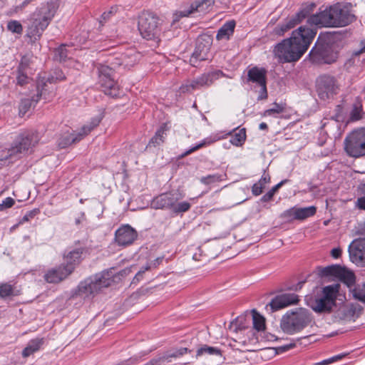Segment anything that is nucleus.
Listing matches in <instances>:
<instances>
[{"label":"nucleus","instance_id":"8fccbe9b","mask_svg":"<svg viewBox=\"0 0 365 365\" xmlns=\"http://www.w3.org/2000/svg\"><path fill=\"white\" fill-rule=\"evenodd\" d=\"M191 205L188 202H181L175 204L173 207V211L175 213L185 212L190 210Z\"/></svg>","mask_w":365,"mask_h":365},{"label":"nucleus","instance_id":"0e129e2a","mask_svg":"<svg viewBox=\"0 0 365 365\" xmlns=\"http://www.w3.org/2000/svg\"><path fill=\"white\" fill-rule=\"evenodd\" d=\"M114 9H115L114 8H112L111 10H110L109 11L104 12L101 16V20L100 23H102L103 21H106L109 18L110 15L113 13Z\"/></svg>","mask_w":365,"mask_h":365},{"label":"nucleus","instance_id":"39448f33","mask_svg":"<svg viewBox=\"0 0 365 365\" xmlns=\"http://www.w3.org/2000/svg\"><path fill=\"white\" fill-rule=\"evenodd\" d=\"M38 142V137L36 133H28L18 137L14 145L8 150H2L0 160H7L22 153H27Z\"/></svg>","mask_w":365,"mask_h":365},{"label":"nucleus","instance_id":"bb28decb","mask_svg":"<svg viewBox=\"0 0 365 365\" xmlns=\"http://www.w3.org/2000/svg\"><path fill=\"white\" fill-rule=\"evenodd\" d=\"M224 74L221 71H213L203 73L195 80L197 88L202 87H208L211 86L216 80L219 79Z\"/></svg>","mask_w":365,"mask_h":365},{"label":"nucleus","instance_id":"473e14b6","mask_svg":"<svg viewBox=\"0 0 365 365\" xmlns=\"http://www.w3.org/2000/svg\"><path fill=\"white\" fill-rule=\"evenodd\" d=\"M43 344V339L36 338L31 340L23 350L22 356L25 358L29 356L34 352L38 351Z\"/></svg>","mask_w":365,"mask_h":365},{"label":"nucleus","instance_id":"49530a36","mask_svg":"<svg viewBox=\"0 0 365 365\" xmlns=\"http://www.w3.org/2000/svg\"><path fill=\"white\" fill-rule=\"evenodd\" d=\"M362 117V104L357 102L354 104L353 109L351 112L350 118L351 120H358Z\"/></svg>","mask_w":365,"mask_h":365},{"label":"nucleus","instance_id":"de8ad7c7","mask_svg":"<svg viewBox=\"0 0 365 365\" xmlns=\"http://www.w3.org/2000/svg\"><path fill=\"white\" fill-rule=\"evenodd\" d=\"M7 29L14 34H21L23 27L21 23L16 20L9 21L7 24Z\"/></svg>","mask_w":365,"mask_h":365},{"label":"nucleus","instance_id":"393cba45","mask_svg":"<svg viewBox=\"0 0 365 365\" xmlns=\"http://www.w3.org/2000/svg\"><path fill=\"white\" fill-rule=\"evenodd\" d=\"M298 296L294 293H285L275 297L269 303L272 311H277L298 302Z\"/></svg>","mask_w":365,"mask_h":365},{"label":"nucleus","instance_id":"1a4fd4ad","mask_svg":"<svg viewBox=\"0 0 365 365\" xmlns=\"http://www.w3.org/2000/svg\"><path fill=\"white\" fill-rule=\"evenodd\" d=\"M311 60L317 63H332L337 59V53L332 44L322 39H318L309 52Z\"/></svg>","mask_w":365,"mask_h":365},{"label":"nucleus","instance_id":"9d476101","mask_svg":"<svg viewBox=\"0 0 365 365\" xmlns=\"http://www.w3.org/2000/svg\"><path fill=\"white\" fill-rule=\"evenodd\" d=\"M98 81L106 95L118 97L120 95L119 87L113 78L114 68L104 64L97 66Z\"/></svg>","mask_w":365,"mask_h":365},{"label":"nucleus","instance_id":"6ab92c4d","mask_svg":"<svg viewBox=\"0 0 365 365\" xmlns=\"http://www.w3.org/2000/svg\"><path fill=\"white\" fill-rule=\"evenodd\" d=\"M214 0H199L196 1L190 5V7L187 10L176 11L173 14V23H175L180 20L182 17H186L189 15L195 13L205 14L207 12L210 8L213 5Z\"/></svg>","mask_w":365,"mask_h":365},{"label":"nucleus","instance_id":"58836bf2","mask_svg":"<svg viewBox=\"0 0 365 365\" xmlns=\"http://www.w3.org/2000/svg\"><path fill=\"white\" fill-rule=\"evenodd\" d=\"M350 292L354 299L365 304V283L350 289Z\"/></svg>","mask_w":365,"mask_h":365},{"label":"nucleus","instance_id":"dca6fc26","mask_svg":"<svg viewBox=\"0 0 365 365\" xmlns=\"http://www.w3.org/2000/svg\"><path fill=\"white\" fill-rule=\"evenodd\" d=\"M212 44V38L209 36H200L196 41V46L190 58V63L195 66L197 61L208 58V54Z\"/></svg>","mask_w":365,"mask_h":365},{"label":"nucleus","instance_id":"6e6552de","mask_svg":"<svg viewBox=\"0 0 365 365\" xmlns=\"http://www.w3.org/2000/svg\"><path fill=\"white\" fill-rule=\"evenodd\" d=\"M338 291L337 285L324 287L322 296L313 302L312 309L317 313H329L336 305Z\"/></svg>","mask_w":365,"mask_h":365},{"label":"nucleus","instance_id":"9b49d317","mask_svg":"<svg viewBox=\"0 0 365 365\" xmlns=\"http://www.w3.org/2000/svg\"><path fill=\"white\" fill-rule=\"evenodd\" d=\"M344 148L346 153L353 158L365 155V128H361L351 133L344 140Z\"/></svg>","mask_w":365,"mask_h":365},{"label":"nucleus","instance_id":"7ed1b4c3","mask_svg":"<svg viewBox=\"0 0 365 365\" xmlns=\"http://www.w3.org/2000/svg\"><path fill=\"white\" fill-rule=\"evenodd\" d=\"M313 323V317L310 312L304 308H297L288 311L283 315L280 327L287 334H294Z\"/></svg>","mask_w":365,"mask_h":365},{"label":"nucleus","instance_id":"0eeeda50","mask_svg":"<svg viewBox=\"0 0 365 365\" xmlns=\"http://www.w3.org/2000/svg\"><path fill=\"white\" fill-rule=\"evenodd\" d=\"M54 16V12L49 9H43L33 14L28 27V36L36 40L46 29Z\"/></svg>","mask_w":365,"mask_h":365},{"label":"nucleus","instance_id":"72a5a7b5","mask_svg":"<svg viewBox=\"0 0 365 365\" xmlns=\"http://www.w3.org/2000/svg\"><path fill=\"white\" fill-rule=\"evenodd\" d=\"M167 126L165 124L163 125L155 133V135L151 138L148 145L158 146L164 142L166 136Z\"/></svg>","mask_w":365,"mask_h":365},{"label":"nucleus","instance_id":"f257e3e1","mask_svg":"<svg viewBox=\"0 0 365 365\" xmlns=\"http://www.w3.org/2000/svg\"><path fill=\"white\" fill-rule=\"evenodd\" d=\"M316 34V29L307 26H299L292 31L290 38L284 39L275 46V57L281 63L297 61L307 51Z\"/></svg>","mask_w":365,"mask_h":365},{"label":"nucleus","instance_id":"6e6d98bb","mask_svg":"<svg viewBox=\"0 0 365 365\" xmlns=\"http://www.w3.org/2000/svg\"><path fill=\"white\" fill-rule=\"evenodd\" d=\"M166 361H168V356H159L151 359L145 365H166Z\"/></svg>","mask_w":365,"mask_h":365},{"label":"nucleus","instance_id":"423d86ee","mask_svg":"<svg viewBox=\"0 0 365 365\" xmlns=\"http://www.w3.org/2000/svg\"><path fill=\"white\" fill-rule=\"evenodd\" d=\"M138 30L143 38L158 40L161 31L158 18L150 12H143L138 18Z\"/></svg>","mask_w":365,"mask_h":365},{"label":"nucleus","instance_id":"5fc2aeb1","mask_svg":"<svg viewBox=\"0 0 365 365\" xmlns=\"http://www.w3.org/2000/svg\"><path fill=\"white\" fill-rule=\"evenodd\" d=\"M297 208H291V209H289L287 210H285L282 214V217L287 220H291L292 219H296L297 220Z\"/></svg>","mask_w":365,"mask_h":365},{"label":"nucleus","instance_id":"4d7b16f0","mask_svg":"<svg viewBox=\"0 0 365 365\" xmlns=\"http://www.w3.org/2000/svg\"><path fill=\"white\" fill-rule=\"evenodd\" d=\"M14 203H15V201L13 198L10 197H6L0 204V211H2L3 210H4L6 208L11 207L14 205Z\"/></svg>","mask_w":365,"mask_h":365},{"label":"nucleus","instance_id":"774afa93","mask_svg":"<svg viewBox=\"0 0 365 365\" xmlns=\"http://www.w3.org/2000/svg\"><path fill=\"white\" fill-rule=\"evenodd\" d=\"M304 284V282H300L299 284L300 285V288L302 287V285Z\"/></svg>","mask_w":365,"mask_h":365},{"label":"nucleus","instance_id":"37998d69","mask_svg":"<svg viewBox=\"0 0 365 365\" xmlns=\"http://www.w3.org/2000/svg\"><path fill=\"white\" fill-rule=\"evenodd\" d=\"M287 181V180H284L279 182L276 185H274L269 192H267L264 195L262 196V201L268 202L271 200L275 192Z\"/></svg>","mask_w":365,"mask_h":365},{"label":"nucleus","instance_id":"a19ab883","mask_svg":"<svg viewBox=\"0 0 365 365\" xmlns=\"http://www.w3.org/2000/svg\"><path fill=\"white\" fill-rule=\"evenodd\" d=\"M284 110V108L282 105L274 103L272 108L264 110L263 116H273L276 118L279 114L283 113Z\"/></svg>","mask_w":365,"mask_h":365},{"label":"nucleus","instance_id":"2eb2a0df","mask_svg":"<svg viewBox=\"0 0 365 365\" xmlns=\"http://www.w3.org/2000/svg\"><path fill=\"white\" fill-rule=\"evenodd\" d=\"M319 274L321 277H334L347 284L349 287L355 283L354 273L336 264L319 268Z\"/></svg>","mask_w":365,"mask_h":365},{"label":"nucleus","instance_id":"e433bc0d","mask_svg":"<svg viewBox=\"0 0 365 365\" xmlns=\"http://www.w3.org/2000/svg\"><path fill=\"white\" fill-rule=\"evenodd\" d=\"M253 327L257 331H262L265 328L264 318L255 310L252 311Z\"/></svg>","mask_w":365,"mask_h":365},{"label":"nucleus","instance_id":"a878e982","mask_svg":"<svg viewBox=\"0 0 365 365\" xmlns=\"http://www.w3.org/2000/svg\"><path fill=\"white\" fill-rule=\"evenodd\" d=\"M140 54L135 50H130L121 56L120 59H115L116 62H110L113 67L123 65L125 68H130L135 65L140 60Z\"/></svg>","mask_w":365,"mask_h":365},{"label":"nucleus","instance_id":"bf43d9fd","mask_svg":"<svg viewBox=\"0 0 365 365\" xmlns=\"http://www.w3.org/2000/svg\"><path fill=\"white\" fill-rule=\"evenodd\" d=\"M36 210H31V211H29L23 217L22 219L20 220L19 223L22 224L25 222H28L30 219L33 218L36 214Z\"/></svg>","mask_w":365,"mask_h":365},{"label":"nucleus","instance_id":"412c9836","mask_svg":"<svg viewBox=\"0 0 365 365\" xmlns=\"http://www.w3.org/2000/svg\"><path fill=\"white\" fill-rule=\"evenodd\" d=\"M351 260L361 266H365V238L354 240L349 246Z\"/></svg>","mask_w":365,"mask_h":365},{"label":"nucleus","instance_id":"aec40b11","mask_svg":"<svg viewBox=\"0 0 365 365\" xmlns=\"http://www.w3.org/2000/svg\"><path fill=\"white\" fill-rule=\"evenodd\" d=\"M362 312V307L358 304H346L341 306L335 313V318L339 320L355 321Z\"/></svg>","mask_w":365,"mask_h":365},{"label":"nucleus","instance_id":"a18cd8bd","mask_svg":"<svg viewBox=\"0 0 365 365\" xmlns=\"http://www.w3.org/2000/svg\"><path fill=\"white\" fill-rule=\"evenodd\" d=\"M222 175L218 174H214V175H209L207 176L202 177L200 179V181L201 183L208 185H212L213 183H215L217 182L222 181Z\"/></svg>","mask_w":365,"mask_h":365},{"label":"nucleus","instance_id":"4be33fe9","mask_svg":"<svg viewBox=\"0 0 365 365\" xmlns=\"http://www.w3.org/2000/svg\"><path fill=\"white\" fill-rule=\"evenodd\" d=\"M31 57L24 56L21 58L16 71V83L19 86H24L29 82L30 75L33 73V69L31 66Z\"/></svg>","mask_w":365,"mask_h":365},{"label":"nucleus","instance_id":"7c9ffc66","mask_svg":"<svg viewBox=\"0 0 365 365\" xmlns=\"http://www.w3.org/2000/svg\"><path fill=\"white\" fill-rule=\"evenodd\" d=\"M83 251V248H76L70 251L65 257L66 263L63 265L65 267L71 266L73 271L76 266L80 264Z\"/></svg>","mask_w":365,"mask_h":365},{"label":"nucleus","instance_id":"a211bd4d","mask_svg":"<svg viewBox=\"0 0 365 365\" xmlns=\"http://www.w3.org/2000/svg\"><path fill=\"white\" fill-rule=\"evenodd\" d=\"M45 86H47L46 83L41 81L37 83V94L33 96L31 98H23L19 105V113L21 115H24L31 107H34L35 105L38 102L41 96L44 99L48 100L50 97L46 93V89Z\"/></svg>","mask_w":365,"mask_h":365},{"label":"nucleus","instance_id":"864d4df0","mask_svg":"<svg viewBox=\"0 0 365 365\" xmlns=\"http://www.w3.org/2000/svg\"><path fill=\"white\" fill-rule=\"evenodd\" d=\"M290 29L289 28V26H287L286 22L284 21V23L279 24L277 26L274 28V33L278 36H283L286 32H287Z\"/></svg>","mask_w":365,"mask_h":365},{"label":"nucleus","instance_id":"c85d7f7f","mask_svg":"<svg viewBox=\"0 0 365 365\" xmlns=\"http://www.w3.org/2000/svg\"><path fill=\"white\" fill-rule=\"evenodd\" d=\"M196 356H204L207 359L212 358L217 361H221L222 358V351L220 349L207 344L203 345L197 350Z\"/></svg>","mask_w":365,"mask_h":365},{"label":"nucleus","instance_id":"c9c22d12","mask_svg":"<svg viewBox=\"0 0 365 365\" xmlns=\"http://www.w3.org/2000/svg\"><path fill=\"white\" fill-rule=\"evenodd\" d=\"M317 209L314 206L297 208V220H304L315 215Z\"/></svg>","mask_w":365,"mask_h":365},{"label":"nucleus","instance_id":"f8f14e48","mask_svg":"<svg viewBox=\"0 0 365 365\" xmlns=\"http://www.w3.org/2000/svg\"><path fill=\"white\" fill-rule=\"evenodd\" d=\"M102 120L101 115H98L91 119V122L84 125L78 133H64L58 139V145L61 148H66L73 143H76L86 136L94 128L98 125Z\"/></svg>","mask_w":365,"mask_h":365},{"label":"nucleus","instance_id":"69168bd1","mask_svg":"<svg viewBox=\"0 0 365 365\" xmlns=\"http://www.w3.org/2000/svg\"><path fill=\"white\" fill-rule=\"evenodd\" d=\"M361 48L355 53L356 56H358L359 53H362L363 51H365V40L361 41Z\"/></svg>","mask_w":365,"mask_h":365},{"label":"nucleus","instance_id":"5701e85b","mask_svg":"<svg viewBox=\"0 0 365 365\" xmlns=\"http://www.w3.org/2000/svg\"><path fill=\"white\" fill-rule=\"evenodd\" d=\"M73 272L71 266L61 264L56 268L48 269L44 274V279L48 283L57 284L66 279Z\"/></svg>","mask_w":365,"mask_h":365},{"label":"nucleus","instance_id":"052dcab7","mask_svg":"<svg viewBox=\"0 0 365 365\" xmlns=\"http://www.w3.org/2000/svg\"><path fill=\"white\" fill-rule=\"evenodd\" d=\"M355 205L359 210H365V196L359 197L356 201Z\"/></svg>","mask_w":365,"mask_h":365},{"label":"nucleus","instance_id":"f03ea898","mask_svg":"<svg viewBox=\"0 0 365 365\" xmlns=\"http://www.w3.org/2000/svg\"><path fill=\"white\" fill-rule=\"evenodd\" d=\"M351 8V4H336L309 16L307 24L318 27L346 26L356 19Z\"/></svg>","mask_w":365,"mask_h":365},{"label":"nucleus","instance_id":"f3484780","mask_svg":"<svg viewBox=\"0 0 365 365\" xmlns=\"http://www.w3.org/2000/svg\"><path fill=\"white\" fill-rule=\"evenodd\" d=\"M182 198L180 194L170 192L162 193L153 199L150 207L153 209H173V205Z\"/></svg>","mask_w":365,"mask_h":365},{"label":"nucleus","instance_id":"09e8293b","mask_svg":"<svg viewBox=\"0 0 365 365\" xmlns=\"http://www.w3.org/2000/svg\"><path fill=\"white\" fill-rule=\"evenodd\" d=\"M213 142H214V140H212L211 138H205L201 143H198L195 146L191 148L190 149H189L188 150L185 152V153L182 155V156L188 155L191 154L192 153L196 151L197 150H198L207 145H210Z\"/></svg>","mask_w":365,"mask_h":365},{"label":"nucleus","instance_id":"ddd939ff","mask_svg":"<svg viewBox=\"0 0 365 365\" xmlns=\"http://www.w3.org/2000/svg\"><path fill=\"white\" fill-rule=\"evenodd\" d=\"M316 88L319 98L326 101L337 93L339 84L334 76L322 75L317 79Z\"/></svg>","mask_w":365,"mask_h":365},{"label":"nucleus","instance_id":"b1692460","mask_svg":"<svg viewBox=\"0 0 365 365\" xmlns=\"http://www.w3.org/2000/svg\"><path fill=\"white\" fill-rule=\"evenodd\" d=\"M137 232L128 225H123L115 233V239L120 246L132 244L137 238Z\"/></svg>","mask_w":365,"mask_h":365},{"label":"nucleus","instance_id":"680f3d73","mask_svg":"<svg viewBox=\"0 0 365 365\" xmlns=\"http://www.w3.org/2000/svg\"><path fill=\"white\" fill-rule=\"evenodd\" d=\"M295 346H296L295 343H290V344L278 347V350L281 352H284V351H288V350L295 347Z\"/></svg>","mask_w":365,"mask_h":365},{"label":"nucleus","instance_id":"79ce46f5","mask_svg":"<svg viewBox=\"0 0 365 365\" xmlns=\"http://www.w3.org/2000/svg\"><path fill=\"white\" fill-rule=\"evenodd\" d=\"M71 51L68 50L65 45L61 46L55 52V58L59 61H65L70 58Z\"/></svg>","mask_w":365,"mask_h":365},{"label":"nucleus","instance_id":"f704fd0d","mask_svg":"<svg viewBox=\"0 0 365 365\" xmlns=\"http://www.w3.org/2000/svg\"><path fill=\"white\" fill-rule=\"evenodd\" d=\"M270 181V177L268 174H264L259 180L255 183L252 188V194L255 196L259 195L264 188L266 184Z\"/></svg>","mask_w":365,"mask_h":365},{"label":"nucleus","instance_id":"c756f323","mask_svg":"<svg viewBox=\"0 0 365 365\" xmlns=\"http://www.w3.org/2000/svg\"><path fill=\"white\" fill-rule=\"evenodd\" d=\"M65 78L66 76L63 71L59 69H56L53 75L48 77L46 79H45V78H42L39 79L38 82L43 81V82L46 83L47 86H45V88L46 89V93L49 97H51L53 93V87L51 86V84L58 81H63Z\"/></svg>","mask_w":365,"mask_h":365},{"label":"nucleus","instance_id":"2f4dec72","mask_svg":"<svg viewBox=\"0 0 365 365\" xmlns=\"http://www.w3.org/2000/svg\"><path fill=\"white\" fill-rule=\"evenodd\" d=\"M235 27V21H229L226 22L218 30L216 38L218 41L228 40L232 36Z\"/></svg>","mask_w":365,"mask_h":365},{"label":"nucleus","instance_id":"603ef678","mask_svg":"<svg viewBox=\"0 0 365 365\" xmlns=\"http://www.w3.org/2000/svg\"><path fill=\"white\" fill-rule=\"evenodd\" d=\"M187 352V348H180L173 354H166L163 355L162 356H168V361H166L165 364L167 365L168 363L171 361L170 358H176Z\"/></svg>","mask_w":365,"mask_h":365},{"label":"nucleus","instance_id":"c03bdc74","mask_svg":"<svg viewBox=\"0 0 365 365\" xmlns=\"http://www.w3.org/2000/svg\"><path fill=\"white\" fill-rule=\"evenodd\" d=\"M198 89L197 86L196 84L195 80L192 81H186L184 83L181 85L179 88V91L182 93H190L194 90Z\"/></svg>","mask_w":365,"mask_h":365},{"label":"nucleus","instance_id":"13d9d810","mask_svg":"<svg viewBox=\"0 0 365 365\" xmlns=\"http://www.w3.org/2000/svg\"><path fill=\"white\" fill-rule=\"evenodd\" d=\"M150 269L149 265H146L143 267L140 270H139L135 276L133 278V282H139L143 278V274L145 273V271L148 270Z\"/></svg>","mask_w":365,"mask_h":365},{"label":"nucleus","instance_id":"cd10ccee","mask_svg":"<svg viewBox=\"0 0 365 365\" xmlns=\"http://www.w3.org/2000/svg\"><path fill=\"white\" fill-rule=\"evenodd\" d=\"M313 6L314 5L304 7L295 15L287 19L285 22L287 26H289V28L290 29H293L297 25L302 23L304 19L307 18L312 12Z\"/></svg>","mask_w":365,"mask_h":365},{"label":"nucleus","instance_id":"338daca9","mask_svg":"<svg viewBox=\"0 0 365 365\" xmlns=\"http://www.w3.org/2000/svg\"><path fill=\"white\" fill-rule=\"evenodd\" d=\"M267 125L265 123H261L259 125V128L260 130H267Z\"/></svg>","mask_w":365,"mask_h":365},{"label":"nucleus","instance_id":"ea45409f","mask_svg":"<svg viewBox=\"0 0 365 365\" xmlns=\"http://www.w3.org/2000/svg\"><path fill=\"white\" fill-rule=\"evenodd\" d=\"M246 139V131L245 128L239 130L231 136L230 143L236 146L241 145Z\"/></svg>","mask_w":365,"mask_h":365},{"label":"nucleus","instance_id":"e2e57ef3","mask_svg":"<svg viewBox=\"0 0 365 365\" xmlns=\"http://www.w3.org/2000/svg\"><path fill=\"white\" fill-rule=\"evenodd\" d=\"M341 250L339 247L334 248L331 251V257L335 259L339 258L341 256Z\"/></svg>","mask_w":365,"mask_h":365},{"label":"nucleus","instance_id":"20e7f679","mask_svg":"<svg viewBox=\"0 0 365 365\" xmlns=\"http://www.w3.org/2000/svg\"><path fill=\"white\" fill-rule=\"evenodd\" d=\"M112 269L103 271L81 282L77 287L76 294L83 297H93L103 288L108 287L113 282Z\"/></svg>","mask_w":365,"mask_h":365},{"label":"nucleus","instance_id":"3c124183","mask_svg":"<svg viewBox=\"0 0 365 365\" xmlns=\"http://www.w3.org/2000/svg\"><path fill=\"white\" fill-rule=\"evenodd\" d=\"M346 354H340L336 356H334L331 358H329L327 359H324L320 362H317L314 364L313 365H328L333 362H335L336 361L341 360L343 359Z\"/></svg>","mask_w":365,"mask_h":365},{"label":"nucleus","instance_id":"4c0bfd02","mask_svg":"<svg viewBox=\"0 0 365 365\" xmlns=\"http://www.w3.org/2000/svg\"><path fill=\"white\" fill-rule=\"evenodd\" d=\"M17 295L13 285L9 283L0 284V297L6 298L8 297Z\"/></svg>","mask_w":365,"mask_h":365},{"label":"nucleus","instance_id":"4468645a","mask_svg":"<svg viewBox=\"0 0 365 365\" xmlns=\"http://www.w3.org/2000/svg\"><path fill=\"white\" fill-rule=\"evenodd\" d=\"M246 82L255 84V88H259L258 100H263L267 98V70L265 68L254 66L249 69Z\"/></svg>","mask_w":365,"mask_h":365}]
</instances>
